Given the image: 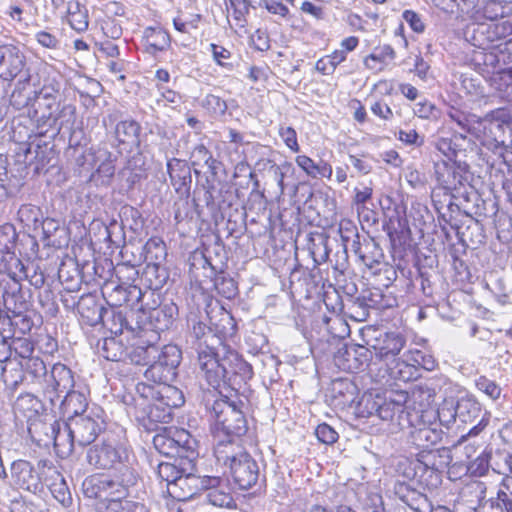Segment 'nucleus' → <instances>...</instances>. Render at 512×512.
<instances>
[{
  "instance_id": "f257e3e1",
  "label": "nucleus",
  "mask_w": 512,
  "mask_h": 512,
  "mask_svg": "<svg viewBox=\"0 0 512 512\" xmlns=\"http://www.w3.org/2000/svg\"><path fill=\"white\" fill-rule=\"evenodd\" d=\"M136 390L141 397L150 402V418L159 422L167 423L171 419L172 409L182 406L185 401L182 391L169 384L138 383Z\"/></svg>"
},
{
  "instance_id": "f03ea898",
  "label": "nucleus",
  "mask_w": 512,
  "mask_h": 512,
  "mask_svg": "<svg viewBox=\"0 0 512 512\" xmlns=\"http://www.w3.org/2000/svg\"><path fill=\"white\" fill-rule=\"evenodd\" d=\"M442 435V430L422 426L411 430L408 436V443L421 450L419 461L435 471L446 467L451 460L450 451L447 448L431 449L442 440Z\"/></svg>"
},
{
  "instance_id": "7ed1b4c3",
  "label": "nucleus",
  "mask_w": 512,
  "mask_h": 512,
  "mask_svg": "<svg viewBox=\"0 0 512 512\" xmlns=\"http://www.w3.org/2000/svg\"><path fill=\"white\" fill-rule=\"evenodd\" d=\"M0 274L7 275L12 285L3 293L4 305L7 310L15 315L21 314L26 309V301L21 293L20 282L27 277L26 269L22 261L14 252L3 254L0 261Z\"/></svg>"
},
{
  "instance_id": "20e7f679",
  "label": "nucleus",
  "mask_w": 512,
  "mask_h": 512,
  "mask_svg": "<svg viewBox=\"0 0 512 512\" xmlns=\"http://www.w3.org/2000/svg\"><path fill=\"white\" fill-rule=\"evenodd\" d=\"M215 433L225 437H242L247 432V421L236 405L227 399L214 402Z\"/></svg>"
},
{
  "instance_id": "39448f33",
  "label": "nucleus",
  "mask_w": 512,
  "mask_h": 512,
  "mask_svg": "<svg viewBox=\"0 0 512 512\" xmlns=\"http://www.w3.org/2000/svg\"><path fill=\"white\" fill-rule=\"evenodd\" d=\"M70 433L76 443L83 447L95 441L104 430L105 423L98 409H91L82 416H76L69 420Z\"/></svg>"
},
{
  "instance_id": "423d86ee",
  "label": "nucleus",
  "mask_w": 512,
  "mask_h": 512,
  "mask_svg": "<svg viewBox=\"0 0 512 512\" xmlns=\"http://www.w3.org/2000/svg\"><path fill=\"white\" fill-rule=\"evenodd\" d=\"M74 384L73 372L66 365L56 363L43 382L44 396L55 406L65 393L73 389Z\"/></svg>"
},
{
  "instance_id": "0eeeda50",
  "label": "nucleus",
  "mask_w": 512,
  "mask_h": 512,
  "mask_svg": "<svg viewBox=\"0 0 512 512\" xmlns=\"http://www.w3.org/2000/svg\"><path fill=\"white\" fill-rule=\"evenodd\" d=\"M198 350V362L199 367L204 374V377L208 384L214 388H218L225 376V367L229 360L219 359L217 353L213 348L205 346L202 348V344H199Z\"/></svg>"
},
{
  "instance_id": "6e6552de",
  "label": "nucleus",
  "mask_w": 512,
  "mask_h": 512,
  "mask_svg": "<svg viewBox=\"0 0 512 512\" xmlns=\"http://www.w3.org/2000/svg\"><path fill=\"white\" fill-rule=\"evenodd\" d=\"M213 452L217 463L228 469L249 453L241 437H225L223 434H214Z\"/></svg>"
},
{
  "instance_id": "1a4fd4ad",
  "label": "nucleus",
  "mask_w": 512,
  "mask_h": 512,
  "mask_svg": "<svg viewBox=\"0 0 512 512\" xmlns=\"http://www.w3.org/2000/svg\"><path fill=\"white\" fill-rule=\"evenodd\" d=\"M203 501L219 508H234L236 502L228 484L219 477H205L202 481Z\"/></svg>"
},
{
  "instance_id": "9d476101",
  "label": "nucleus",
  "mask_w": 512,
  "mask_h": 512,
  "mask_svg": "<svg viewBox=\"0 0 512 512\" xmlns=\"http://www.w3.org/2000/svg\"><path fill=\"white\" fill-rule=\"evenodd\" d=\"M87 461L97 469L117 468L125 465L126 451L109 443L94 445L87 452Z\"/></svg>"
},
{
  "instance_id": "9b49d317",
  "label": "nucleus",
  "mask_w": 512,
  "mask_h": 512,
  "mask_svg": "<svg viewBox=\"0 0 512 512\" xmlns=\"http://www.w3.org/2000/svg\"><path fill=\"white\" fill-rule=\"evenodd\" d=\"M229 475L233 482L241 490H249L257 485L260 478V468L257 461L247 453L229 469Z\"/></svg>"
},
{
  "instance_id": "f8f14e48",
  "label": "nucleus",
  "mask_w": 512,
  "mask_h": 512,
  "mask_svg": "<svg viewBox=\"0 0 512 512\" xmlns=\"http://www.w3.org/2000/svg\"><path fill=\"white\" fill-rule=\"evenodd\" d=\"M10 478L11 485L33 494L42 489L40 477L29 461H14L10 467Z\"/></svg>"
},
{
  "instance_id": "ddd939ff",
  "label": "nucleus",
  "mask_w": 512,
  "mask_h": 512,
  "mask_svg": "<svg viewBox=\"0 0 512 512\" xmlns=\"http://www.w3.org/2000/svg\"><path fill=\"white\" fill-rule=\"evenodd\" d=\"M106 477L109 499L131 496V491L138 482V474L127 465H121L113 474Z\"/></svg>"
},
{
  "instance_id": "4468645a",
  "label": "nucleus",
  "mask_w": 512,
  "mask_h": 512,
  "mask_svg": "<svg viewBox=\"0 0 512 512\" xmlns=\"http://www.w3.org/2000/svg\"><path fill=\"white\" fill-rule=\"evenodd\" d=\"M25 66V56L14 45L0 46V77L6 81L16 78Z\"/></svg>"
},
{
  "instance_id": "2eb2a0df",
  "label": "nucleus",
  "mask_w": 512,
  "mask_h": 512,
  "mask_svg": "<svg viewBox=\"0 0 512 512\" xmlns=\"http://www.w3.org/2000/svg\"><path fill=\"white\" fill-rule=\"evenodd\" d=\"M140 124L133 119L119 121L114 128L116 145L127 152L140 147Z\"/></svg>"
},
{
  "instance_id": "dca6fc26",
  "label": "nucleus",
  "mask_w": 512,
  "mask_h": 512,
  "mask_svg": "<svg viewBox=\"0 0 512 512\" xmlns=\"http://www.w3.org/2000/svg\"><path fill=\"white\" fill-rule=\"evenodd\" d=\"M75 120L76 107L72 104L61 105L55 114H52V112H42L39 118V121L49 127L53 134H58L62 130L71 131L74 127Z\"/></svg>"
},
{
  "instance_id": "f3484780",
  "label": "nucleus",
  "mask_w": 512,
  "mask_h": 512,
  "mask_svg": "<svg viewBox=\"0 0 512 512\" xmlns=\"http://www.w3.org/2000/svg\"><path fill=\"white\" fill-rule=\"evenodd\" d=\"M203 478L192 473H182L174 483L167 485V493L177 501H188L202 489Z\"/></svg>"
},
{
  "instance_id": "a211bd4d",
  "label": "nucleus",
  "mask_w": 512,
  "mask_h": 512,
  "mask_svg": "<svg viewBox=\"0 0 512 512\" xmlns=\"http://www.w3.org/2000/svg\"><path fill=\"white\" fill-rule=\"evenodd\" d=\"M395 496L413 512H429L431 503L425 494L405 482L394 484Z\"/></svg>"
},
{
  "instance_id": "6ab92c4d",
  "label": "nucleus",
  "mask_w": 512,
  "mask_h": 512,
  "mask_svg": "<svg viewBox=\"0 0 512 512\" xmlns=\"http://www.w3.org/2000/svg\"><path fill=\"white\" fill-rule=\"evenodd\" d=\"M103 296L106 298L110 306L121 307L124 304L134 305L142 298V291L137 286H124L115 285L110 289L106 286L103 291Z\"/></svg>"
},
{
  "instance_id": "aec40b11",
  "label": "nucleus",
  "mask_w": 512,
  "mask_h": 512,
  "mask_svg": "<svg viewBox=\"0 0 512 512\" xmlns=\"http://www.w3.org/2000/svg\"><path fill=\"white\" fill-rule=\"evenodd\" d=\"M503 464L495 463L496 468L493 470L504 475L500 488L498 490V500L501 501L507 512H512V456L508 453L500 454Z\"/></svg>"
},
{
  "instance_id": "412c9836",
  "label": "nucleus",
  "mask_w": 512,
  "mask_h": 512,
  "mask_svg": "<svg viewBox=\"0 0 512 512\" xmlns=\"http://www.w3.org/2000/svg\"><path fill=\"white\" fill-rule=\"evenodd\" d=\"M340 358H343V362L340 364L343 369L355 371L368 365L372 359V352L364 346L352 345L346 347L343 352L339 350L337 359L340 360Z\"/></svg>"
},
{
  "instance_id": "4be33fe9",
  "label": "nucleus",
  "mask_w": 512,
  "mask_h": 512,
  "mask_svg": "<svg viewBox=\"0 0 512 512\" xmlns=\"http://www.w3.org/2000/svg\"><path fill=\"white\" fill-rule=\"evenodd\" d=\"M61 413L67 418V421L76 416H82L87 410V399L84 393L71 389L58 402Z\"/></svg>"
},
{
  "instance_id": "5701e85b",
  "label": "nucleus",
  "mask_w": 512,
  "mask_h": 512,
  "mask_svg": "<svg viewBox=\"0 0 512 512\" xmlns=\"http://www.w3.org/2000/svg\"><path fill=\"white\" fill-rule=\"evenodd\" d=\"M167 172L169 174L171 184L178 193L189 191L191 184V172L188 165L176 158L167 162Z\"/></svg>"
},
{
  "instance_id": "b1692460",
  "label": "nucleus",
  "mask_w": 512,
  "mask_h": 512,
  "mask_svg": "<svg viewBox=\"0 0 512 512\" xmlns=\"http://www.w3.org/2000/svg\"><path fill=\"white\" fill-rule=\"evenodd\" d=\"M77 310L83 321L90 326L101 323L103 315L107 312L92 295L82 296L77 304Z\"/></svg>"
},
{
  "instance_id": "393cba45",
  "label": "nucleus",
  "mask_w": 512,
  "mask_h": 512,
  "mask_svg": "<svg viewBox=\"0 0 512 512\" xmlns=\"http://www.w3.org/2000/svg\"><path fill=\"white\" fill-rule=\"evenodd\" d=\"M405 338L398 333H386L381 346L374 347L375 354L381 361L394 359L404 348Z\"/></svg>"
},
{
  "instance_id": "a878e982",
  "label": "nucleus",
  "mask_w": 512,
  "mask_h": 512,
  "mask_svg": "<svg viewBox=\"0 0 512 512\" xmlns=\"http://www.w3.org/2000/svg\"><path fill=\"white\" fill-rule=\"evenodd\" d=\"M143 39L146 51L152 55L164 51L170 46V36L162 28H146Z\"/></svg>"
},
{
  "instance_id": "bb28decb",
  "label": "nucleus",
  "mask_w": 512,
  "mask_h": 512,
  "mask_svg": "<svg viewBox=\"0 0 512 512\" xmlns=\"http://www.w3.org/2000/svg\"><path fill=\"white\" fill-rule=\"evenodd\" d=\"M480 403L471 395H465L456 402V414L462 423H473L481 415Z\"/></svg>"
},
{
  "instance_id": "cd10ccee",
  "label": "nucleus",
  "mask_w": 512,
  "mask_h": 512,
  "mask_svg": "<svg viewBox=\"0 0 512 512\" xmlns=\"http://www.w3.org/2000/svg\"><path fill=\"white\" fill-rule=\"evenodd\" d=\"M54 446L63 452L70 453L73 451L74 445L77 444L74 436L70 433L69 421L64 423L54 422L50 425Z\"/></svg>"
},
{
  "instance_id": "c85d7f7f",
  "label": "nucleus",
  "mask_w": 512,
  "mask_h": 512,
  "mask_svg": "<svg viewBox=\"0 0 512 512\" xmlns=\"http://www.w3.org/2000/svg\"><path fill=\"white\" fill-rule=\"evenodd\" d=\"M397 399L389 398L376 402V413L382 420L392 421L396 415L404 412L403 404L406 402L407 394L399 393Z\"/></svg>"
},
{
  "instance_id": "c756f323",
  "label": "nucleus",
  "mask_w": 512,
  "mask_h": 512,
  "mask_svg": "<svg viewBox=\"0 0 512 512\" xmlns=\"http://www.w3.org/2000/svg\"><path fill=\"white\" fill-rule=\"evenodd\" d=\"M296 163L312 178L323 177L330 179L332 176V166L324 160L316 163L306 155H299L296 157Z\"/></svg>"
},
{
  "instance_id": "7c9ffc66",
  "label": "nucleus",
  "mask_w": 512,
  "mask_h": 512,
  "mask_svg": "<svg viewBox=\"0 0 512 512\" xmlns=\"http://www.w3.org/2000/svg\"><path fill=\"white\" fill-rule=\"evenodd\" d=\"M155 361L176 376V369L181 362V350L176 345L171 344L165 345L162 348L157 346Z\"/></svg>"
},
{
  "instance_id": "2f4dec72",
  "label": "nucleus",
  "mask_w": 512,
  "mask_h": 512,
  "mask_svg": "<svg viewBox=\"0 0 512 512\" xmlns=\"http://www.w3.org/2000/svg\"><path fill=\"white\" fill-rule=\"evenodd\" d=\"M83 492L86 497L93 499L104 498L108 502V484L106 475H95L86 478L82 484Z\"/></svg>"
},
{
  "instance_id": "473e14b6",
  "label": "nucleus",
  "mask_w": 512,
  "mask_h": 512,
  "mask_svg": "<svg viewBox=\"0 0 512 512\" xmlns=\"http://www.w3.org/2000/svg\"><path fill=\"white\" fill-rule=\"evenodd\" d=\"M1 375L5 386L15 390L24 380L23 363L15 359L1 365Z\"/></svg>"
},
{
  "instance_id": "72a5a7b5",
  "label": "nucleus",
  "mask_w": 512,
  "mask_h": 512,
  "mask_svg": "<svg viewBox=\"0 0 512 512\" xmlns=\"http://www.w3.org/2000/svg\"><path fill=\"white\" fill-rule=\"evenodd\" d=\"M104 512H148L146 506L131 496L126 498L108 499L104 503Z\"/></svg>"
},
{
  "instance_id": "f704fd0d",
  "label": "nucleus",
  "mask_w": 512,
  "mask_h": 512,
  "mask_svg": "<svg viewBox=\"0 0 512 512\" xmlns=\"http://www.w3.org/2000/svg\"><path fill=\"white\" fill-rule=\"evenodd\" d=\"M43 218L41 209L35 205L25 204L18 210V219L25 227L33 232L39 231V225Z\"/></svg>"
},
{
  "instance_id": "c9c22d12",
  "label": "nucleus",
  "mask_w": 512,
  "mask_h": 512,
  "mask_svg": "<svg viewBox=\"0 0 512 512\" xmlns=\"http://www.w3.org/2000/svg\"><path fill=\"white\" fill-rule=\"evenodd\" d=\"M54 481L49 485L53 497L64 507L72 503V496L64 477L55 469L52 470Z\"/></svg>"
},
{
  "instance_id": "e433bc0d",
  "label": "nucleus",
  "mask_w": 512,
  "mask_h": 512,
  "mask_svg": "<svg viewBox=\"0 0 512 512\" xmlns=\"http://www.w3.org/2000/svg\"><path fill=\"white\" fill-rule=\"evenodd\" d=\"M177 313V306L173 303L165 304L159 308L153 309L150 313V319L156 322L155 328L165 330L170 327Z\"/></svg>"
},
{
  "instance_id": "4c0bfd02",
  "label": "nucleus",
  "mask_w": 512,
  "mask_h": 512,
  "mask_svg": "<svg viewBox=\"0 0 512 512\" xmlns=\"http://www.w3.org/2000/svg\"><path fill=\"white\" fill-rule=\"evenodd\" d=\"M482 14L485 19L496 20L512 14V4L502 0H487L482 7Z\"/></svg>"
},
{
  "instance_id": "58836bf2",
  "label": "nucleus",
  "mask_w": 512,
  "mask_h": 512,
  "mask_svg": "<svg viewBox=\"0 0 512 512\" xmlns=\"http://www.w3.org/2000/svg\"><path fill=\"white\" fill-rule=\"evenodd\" d=\"M145 260L158 264L166 257L165 243L158 237L150 238L143 247Z\"/></svg>"
},
{
  "instance_id": "ea45409f",
  "label": "nucleus",
  "mask_w": 512,
  "mask_h": 512,
  "mask_svg": "<svg viewBox=\"0 0 512 512\" xmlns=\"http://www.w3.org/2000/svg\"><path fill=\"white\" fill-rule=\"evenodd\" d=\"M98 353L109 361H119L123 356V346L113 337L98 342Z\"/></svg>"
},
{
  "instance_id": "a19ab883",
  "label": "nucleus",
  "mask_w": 512,
  "mask_h": 512,
  "mask_svg": "<svg viewBox=\"0 0 512 512\" xmlns=\"http://www.w3.org/2000/svg\"><path fill=\"white\" fill-rule=\"evenodd\" d=\"M234 369L233 389L239 390L246 382L252 378L253 371L251 366L237 355H234V364L231 365Z\"/></svg>"
},
{
  "instance_id": "79ce46f5",
  "label": "nucleus",
  "mask_w": 512,
  "mask_h": 512,
  "mask_svg": "<svg viewBox=\"0 0 512 512\" xmlns=\"http://www.w3.org/2000/svg\"><path fill=\"white\" fill-rule=\"evenodd\" d=\"M154 447L159 451V453L164 455H180V450L184 449V446L180 445V440H175L174 438L165 435V434H157L153 438Z\"/></svg>"
},
{
  "instance_id": "37998d69",
  "label": "nucleus",
  "mask_w": 512,
  "mask_h": 512,
  "mask_svg": "<svg viewBox=\"0 0 512 512\" xmlns=\"http://www.w3.org/2000/svg\"><path fill=\"white\" fill-rule=\"evenodd\" d=\"M157 346L149 344L147 346L138 345L130 352L129 357L132 363L136 365L148 366L155 361Z\"/></svg>"
},
{
  "instance_id": "c03bdc74",
  "label": "nucleus",
  "mask_w": 512,
  "mask_h": 512,
  "mask_svg": "<svg viewBox=\"0 0 512 512\" xmlns=\"http://www.w3.org/2000/svg\"><path fill=\"white\" fill-rule=\"evenodd\" d=\"M144 377L155 383V385H160L173 381L176 376L166 370L160 363L153 361L145 370Z\"/></svg>"
},
{
  "instance_id": "a18cd8bd",
  "label": "nucleus",
  "mask_w": 512,
  "mask_h": 512,
  "mask_svg": "<svg viewBox=\"0 0 512 512\" xmlns=\"http://www.w3.org/2000/svg\"><path fill=\"white\" fill-rule=\"evenodd\" d=\"M17 237L14 225L10 223L0 225V253L7 254L13 252Z\"/></svg>"
},
{
  "instance_id": "49530a36",
  "label": "nucleus",
  "mask_w": 512,
  "mask_h": 512,
  "mask_svg": "<svg viewBox=\"0 0 512 512\" xmlns=\"http://www.w3.org/2000/svg\"><path fill=\"white\" fill-rule=\"evenodd\" d=\"M38 408L39 400L31 394L19 396L14 404L15 411L27 418H31L36 415L38 413Z\"/></svg>"
},
{
  "instance_id": "de8ad7c7",
  "label": "nucleus",
  "mask_w": 512,
  "mask_h": 512,
  "mask_svg": "<svg viewBox=\"0 0 512 512\" xmlns=\"http://www.w3.org/2000/svg\"><path fill=\"white\" fill-rule=\"evenodd\" d=\"M59 229L60 223L53 218L47 217L43 218L37 233H41L42 240L46 243L47 246H59L60 242L54 239V236L59 231Z\"/></svg>"
},
{
  "instance_id": "09e8293b",
  "label": "nucleus",
  "mask_w": 512,
  "mask_h": 512,
  "mask_svg": "<svg viewBox=\"0 0 512 512\" xmlns=\"http://www.w3.org/2000/svg\"><path fill=\"white\" fill-rule=\"evenodd\" d=\"M391 373L395 379L403 382L416 380L420 376L418 369L410 366L401 359H398L395 366L392 368Z\"/></svg>"
},
{
  "instance_id": "8fccbe9b",
  "label": "nucleus",
  "mask_w": 512,
  "mask_h": 512,
  "mask_svg": "<svg viewBox=\"0 0 512 512\" xmlns=\"http://www.w3.org/2000/svg\"><path fill=\"white\" fill-rule=\"evenodd\" d=\"M476 388L492 400H497L501 396V387L493 380L482 375L475 379Z\"/></svg>"
},
{
  "instance_id": "3c124183",
  "label": "nucleus",
  "mask_w": 512,
  "mask_h": 512,
  "mask_svg": "<svg viewBox=\"0 0 512 512\" xmlns=\"http://www.w3.org/2000/svg\"><path fill=\"white\" fill-rule=\"evenodd\" d=\"M185 472V469L178 467L175 463L162 462L158 465V477L168 484L174 483L177 478Z\"/></svg>"
},
{
  "instance_id": "603ef678",
  "label": "nucleus",
  "mask_w": 512,
  "mask_h": 512,
  "mask_svg": "<svg viewBox=\"0 0 512 512\" xmlns=\"http://www.w3.org/2000/svg\"><path fill=\"white\" fill-rule=\"evenodd\" d=\"M11 346L13 352V358L19 360L22 358L27 360L31 357L34 347L33 344L26 338H12L11 337Z\"/></svg>"
},
{
  "instance_id": "864d4df0",
  "label": "nucleus",
  "mask_w": 512,
  "mask_h": 512,
  "mask_svg": "<svg viewBox=\"0 0 512 512\" xmlns=\"http://www.w3.org/2000/svg\"><path fill=\"white\" fill-rule=\"evenodd\" d=\"M23 367H25L28 374L38 380L42 379L44 381L46 375L48 374L44 361L39 357L31 356L25 360Z\"/></svg>"
},
{
  "instance_id": "5fc2aeb1",
  "label": "nucleus",
  "mask_w": 512,
  "mask_h": 512,
  "mask_svg": "<svg viewBox=\"0 0 512 512\" xmlns=\"http://www.w3.org/2000/svg\"><path fill=\"white\" fill-rule=\"evenodd\" d=\"M456 404L453 401H445L437 410V415L441 424L449 427L458 418Z\"/></svg>"
},
{
  "instance_id": "6e6d98bb",
  "label": "nucleus",
  "mask_w": 512,
  "mask_h": 512,
  "mask_svg": "<svg viewBox=\"0 0 512 512\" xmlns=\"http://www.w3.org/2000/svg\"><path fill=\"white\" fill-rule=\"evenodd\" d=\"M293 170L290 163L285 162L282 165H272L269 172L272 174L274 181H276L279 188V195H283L285 191L284 178L285 175Z\"/></svg>"
},
{
  "instance_id": "4d7b16f0",
  "label": "nucleus",
  "mask_w": 512,
  "mask_h": 512,
  "mask_svg": "<svg viewBox=\"0 0 512 512\" xmlns=\"http://www.w3.org/2000/svg\"><path fill=\"white\" fill-rule=\"evenodd\" d=\"M396 57V52L390 45H383L379 48L378 53H372L368 55L364 64L366 67L372 69L374 66L370 64L371 61L385 62L386 60H393Z\"/></svg>"
},
{
  "instance_id": "13d9d810",
  "label": "nucleus",
  "mask_w": 512,
  "mask_h": 512,
  "mask_svg": "<svg viewBox=\"0 0 512 512\" xmlns=\"http://www.w3.org/2000/svg\"><path fill=\"white\" fill-rule=\"evenodd\" d=\"M315 435L317 439L327 445L334 444L338 440V433L328 424L322 423L316 427Z\"/></svg>"
},
{
  "instance_id": "bf43d9fd",
  "label": "nucleus",
  "mask_w": 512,
  "mask_h": 512,
  "mask_svg": "<svg viewBox=\"0 0 512 512\" xmlns=\"http://www.w3.org/2000/svg\"><path fill=\"white\" fill-rule=\"evenodd\" d=\"M203 107L214 115H223L227 110V105L219 96L208 94L203 100Z\"/></svg>"
},
{
  "instance_id": "052dcab7",
  "label": "nucleus",
  "mask_w": 512,
  "mask_h": 512,
  "mask_svg": "<svg viewBox=\"0 0 512 512\" xmlns=\"http://www.w3.org/2000/svg\"><path fill=\"white\" fill-rule=\"evenodd\" d=\"M215 287L219 293L228 299L233 298L237 293V287L234 280L225 276L216 278Z\"/></svg>"
},
{
  "instance_id": "680f3d73",
  "label": "nucleus",
  "mask_w": 512,
  "mask_h": 512,
  "mask_svg": "<svg viewBox=\"0 0 512 512\" xmlns=\"http://www.w3.org/2000/svg\"><path fill=\"white\" fill-rule=\"evenodd\" d=\"M201 20V15L194 14L191 15L189 19L183 20L180 17L173 19L174 28L181 33H190L191 30H196L198 28V23Z\"/></svg>"
},
{
  "instance_id": "e2e57ef3",
  "label": "nucleus",
  "mask_w": 512,
  "mask_h": 512,
  "mask_svg": "<svg viewBox=\"0 0 512 512\" xmlns=\"http://www.w3.org/2000/svg\"><path fill=\"white\" fill-rule=\"evenodd\" d=\"M414 113L422 119H436L439 111L433 103L424 100L415 104Z\"/></svg>"
},
{
  "instance_id": "0e129e2a",
  "label": "nucleus",
  "mask_w": 512,
  "mask_h": 512,
  "mask_svg": "<svg viewBox=\"0 0 512 512\" xmlns=\"http://www.w3.org/2000/svg\"><path fill=\"white\" fill-rule=\"evenodd\" d=\"M35 40L39 45L50 50H56L60 46V40L58 37L45 30L36 32Z\"/></svg>"
},
{
  "instance_id": "69168bd1",
  "label": "nucleus",
  "mask_w": 512,
  "mask_h": 512,
  "mask_svg": "<svg viewBox=\"0 0 512 512\" xmlns=\"http://www.w3.org/2000/svg\"><path fill=\"white\" fill-rule=\"evenodd\" d=\"M192 158L194 159V165H200L201 163H203L209 168H212L215 162V160L212 157V154L204 145H199L195 147V149L192 152Z\"/></svg>"
},
{
  "instance_id": "338daca9",
  "label": "nucleus",
  "mask_w": 512,
  "mask_h": 512,
  "mask_svg": "<svg viewBox=\"0 0 512 512\" xmlns=\"http://www.w3.org/2000/svg\"><path fill=\"white\" fill-rule=\"evenodd\" d=\"M68 22L73 30L78 33L85 32L89 26V16L88 10H82L80 13H76L75 15L68 18Z\"/></svg>"
},
{
  "instance_id": "774afa93",
  "label": "nucleus",
  "mask_w": 512,
  "mask_h": 512,
  "mask_svg": "<svg viewBox=\"0 0 512 512\" xmlns=\"http://www.w3.org/2000/svg\"><path fill=\"white\" fill-rule=\"evenodd\" d=\"M279 135L287 147H289L294 152L299 151V145L297 142V134H296V131L292 127H283V126L280 127Z\"/></svg>"
}]
</instances>
